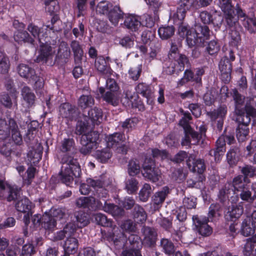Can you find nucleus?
<instances>
[{
    "instance_id": "obj_43",
    "label": "nucleus",
    "mask_w": 256,
    "mask_h": 256,
    "mask_svg": "<svg viewBox=\"0 0 256 256\" xmlns=\"http://www.w3.org/2000/svg\"><path fill=\"white\" fill-rule=\"evenodd\" d=\"M31 202L26 197L20 198L15 204L16 209L21 212H30L32 208Z\"/></svg>"
},
{
    "instance_id": "obj_35",
    "label": "nucleus",
    "mask_w": 256,
    "mask_h": 256,
    "mask_svg": "<svg viewBox=\"0 0 256 256\" xmlns=\"http://www.w3.org/2000/svg\"><path fill=\"white\" fill-rule=\"evenodd\" d=\"M20 190L17 188L7 186L6 192L1 196V200H6L8 202L18 200L20 198Z\"/></svg>"
},
{
    "instance_id": "obj_38",
    "label": "nucleus",
    "mask_w": 256,
    "mask_h": 256,
    "mask_svg": "<svg viewBox=\"0 0 256 256\" xmlns=\"http://www.w3.org/2000/svg\"><path fill=\"white\" fill-rule=\"evenodd\" d=\"M232 95L234 102V112L236 114H242L241 108L244 103L245 98L236 88L232 89Z\"/></svg>"
},
{
    "instance_id": "obj_26",
    "label": "nucleus",
    "mask_w": 256,
    "mask_h": 256,
    "mask_svg": "<svg viewBox=\"0 0 256 256\" xmlns=\"http://www.w3.org/2000/svg\"><path fill=\"white\" fill-rule=\"evenodd\" d=\"M242 114H236V117L245 120V122L250 124L252 118L256 117V108L250 104L246 102L244 108H242Z\"/></svg>"
},
{
    "instance_id": "obj_24",
    "label": "nucleus",
    "mask_w": 256,
    "mask_h": 256,
    "mask_svg": "<svg viewBox=\"0 0 256 256\" xmlns=\"http://www.w3.org/2000/svg\"><path fill=\"white\" fill-rule=\"evenodd\" d=\"M102 206L101 208L104 212L112 214L114 217L119 218L124 214L123 208L114 204L108 203L106 200L101 199Z\"/></svg>"
},
{
    "instance_id": "obj_27",
    "label": "nucleus",
    "mask_w": 256,
    "mask_h": 256,
    "mask_svg": "<svg viewBox=\"0 0 256 256\" xmlns=\"http://www.w3.org/2000/svg\"><path fill=\"white\" fill-rule=\"evenodd\" d=\"M21 95L28 108L35 106L36 96L32 90L28 86H24L21 90Z\"/></svg>"
},
{
    "instance_id": "obj_44",
    "label": "nucleus",
    "mask_w": 256,
    "mask_h": 256,
    "mask_svg": "<svg viewBox=\"0 0 256 256\" xmlns=\"http://www.w3.org/2000/svg\"><path fill=\"white\" fill-rule=\"evenodd\" d=\"M8 124L5 118H0V140H4L10 136V122L14 120L13 118H8Z\"/></svg>"
},
{
    "instance_id": "obj_22",
    "label": "nucleus",
    "mask_w": 256,
    "mask_h": 256,
    "mask_svg": "<svg viewBox=\"0 0 256 256\" xmlns=\"http://www.w3.org/2000/svg\"><path fill=\"white\" fill-rule=\"evenodd\" d=\"M256 228V224L250 216L242 220L240 232L242 235L247 237L252 235L255 232Z\"/></svg>"
},
{
    "instance_id": "obj_46",
    "label": "nucleus",
    "mask_w": 256,
    "mask_h": 256,
    "mask_svg": "<svg viewBox=\"0 0 256 256\" xmlns=\"http://www.w3.org/2000/svg\"><path fill=\"white\" fill-rule=\"evenodd\" d=\"M139 120L136 117L126 119L124 122H120V126L122 127V132L128 133L134 130Z\"/></svg>"
},
{
    "instance_id": "obj_39",
    "label": "nucleus",
    "mask_w": 256,
    "mask_h": 256,
    "mask_svg": "<svg viewBox=\"0 0 256 256\" xmlns=\"http://www.w3.org/2000/svg\"><path fill=\"white\" fill-rule=\"evenodd\" d=\"M10 133L12 134V139L14 143L17 145H20L22 143V136L15 120H11L10 122Z\"/></svg>"
},
{
    "instance_id": "obj_51",
    "label": "nucleus",
    "mask_w": 256,
    "mask_h": 256,
    "mask_svg": "<svg viewBox=\"0 0 256 256\" xmlns=\"http://www.w3.org/2000/svg\"><path fill=\"white\" fill-rule=\"evenodd\" d=\"M94 104V100L91 95H82L78 100V104L82 110L92 107Z\"/></svg>"
},
{
    "instance_id": "obj_17",
    "label": "nucleus",
    "mask_w": 256,
    "mask_h": 256,
    "mask_svg": "<svg viewBox=\"0 0 256 256\" xmlns=\"http://www.w3.org/2000/svg\"><path fill=\"white\" fill-rule=\"evenodd\" d=\"M186 164L188 168L192 172H196L198 175H204L203 173L206 169L204 160H196L192 154H190L188 159L186 160Z\"/></svg>"
},
{
    "instance_id": "obj_60",
    "label": "nucleus",
    "mask_w": 256,
    "mask_h": 256,
    "mask_svg": "<svg viewBox=\"0 0 256 256\" xmlns=\"http://www.w3.org/2000/svg\"><path fill=\"white\" fill-rule=\"evenodd\" d=\"M112 4L108 1L102 0L97 5L96 12L100 14H106L107 16L111 8H112Z\"/></svg>"
},
{
    "instance_id": "obj_16",
    "label": "nucleus",
    "mask_w": 256,
    "mask_h": 256,
    "mask_svg": "<svg viewBox=\"0 0 256 256\" xmlns=\"http://www.w3.org/2000/svg\"><path fill=\"white\" fill-rule=\"evenodd\" d=\"M141 232L144 236L142 243L145 246L154 248L156 245L157 234L150 227L143 226Z\"/></svg>"
},
{
    "instance_id": "obj_56",
    "label": "nucleus",
    "mask_w": 256,
    "mask_h": 256,
    "mask_svg": "<svg viewBox=\"0 0 256 256\" xmlns=\"http://www.w3.org/2000/svg\"><path fill=\"white\" fill-rule=\"evenodd\" d=\"M213 0H186L187 6L194 9L206 8L210 5Z\"/></svg>"
},
{
    "instance_id": "obj_45",
    "label": "nucleus",
    "mask_w": 256,
    "mask_h": 256,
    "mask_svg": "<svg viewBox=\"0 0 256 256\" xmlns=\"http://www.w3.org/2000/svg\"><path fill=\"white\" fill-rule=\"evenodd\" d=\"M112 156V153L109 148L97 150L94 154V156L98 161L102 164L107 162Z\"/></svg>"
},
{
    "instance_id": "obj_52",
    "label": "nucleus",
    "mask_w": 256,
    "mask_h": 256,
    "mask_svg": "<svg viewBox=\"0 0 256 256\" xmlns=\"http://www.w3.org/2000/svg\"><path fill=\"white\" fill-rule=\"evenodd\" d=\"M138 182L134 176L127 178L125 180V189L129 194L136 192L138 188Z\"/></svg>"
},
{
    "instance_id": "obj_14",
    "label": "nucleus",
    "mask_w": 256,
    "mask_h": 256,
    "mask_svg": "<svg viewBox=\"0 0 256 256\" xmlns=\"http://www.w3.org/2000/svg\"><path fill=\"white\" fill-rule=\"evenodd\" d=\"M244 212V206L242 202L238 204H232L227 208L224 214L226 221H239V219Z\"/></svg>"
},
{
    "instance_id": "obj_48",
    "label": "nucleus",
    "mask_w": 256,
    "mask_h": 256,
    "mask_svg": "<svg viewBox=\"0 0 256 256\" xmlns=\"http://www.w3.org/2000/svg\"><path fill=\"white\" fill-rule=\"evenodd\" d=\"M78 246V240L73 237L68 238L65 242L64 251L70 254H74L76 252Z\"/></svg>"
},
{
    "instance_id": "obj_58",
    "label": "nucleus",
    "mask_w": 256,
    "mask_h": 256,
    "mask_svg": "<svg viewBox=\"0 0 256 256\" xmlns=\"http://www.w3.org/2000/svg\"><path fill=\"white\" fill-rule=\"evenodd\" d=\"M46 11L50 14H57L60 6L57 0H44Z\"/></svg>"
},
{
    "instance_id": "obj_49",
    "label": "nucleus",
    "mask_w": 256,
    "mask_h": 256,
    "mask_svg": "<svg viewBox=\"0 0 256 256\" xmlns=\"http://www.w3.org/2000/svg\"><path fill=\"white\" fill-rule=\"evenodd\" d=\"M52 217L57 220H65L66 218V210L64 208L52 207L48 212Z\"/></svg>"
},
{
    "instance_id": "obj_15",
    "label": "nucleus",
    "mask_w": 256,
    "mask_h": 256,
    "mask_svg": "<svg viewBox=\"0 0 256 256\" xmlns=\"http://www.w3.org/2000/svg\"><path fill=\"white\" fill-rule=\"evenodd\" d=\"M110 60L108 56L105 58L100 56L95 59L94 62V67L96 70L102 74L108 77L110 76L113 72L108 62Z\"/></svg>"
},
{
    "instance_id": "obj_25",
    "label": "nucleus",
    "mask_w": 256,
    "mask_h": 256,
    "mask_svg": "<svg viewBox=\"0 0 256 256\" xmlns=\"http://www.w3.org/2000/svg\"><path fill=\"white\" fill-rule=\"evenodd\" d=\"M124 15L125 14L120 6L114 5L113 6L112 8H111L107 16L112 25L117 26L119 22L124 19Z\"/></svg>"
},
{
    "instance_id": "obj_50",
    "label": "nucleus",
    "mask_w": 256,
    "mask_h": 256,
    "mask_svg": "<svg viewBox=\"0 0 256 256\" xmlns=\"http://www.w3.org/2000/svg\"><path fill=\"white\" fill-rule=\"evenodd\" d=\"M124 24L126 28L134 32L138 30L140 26V20L132 16L126 18Z\"/></svg>"
},
{
    "instance_id": "obj_6",
    "label": "nucleus",
    "mask_w": 256,
    "mask_h": 256,
    "mask_svg": "<svg viewBox=\"0 0 256 256\" xmlns=\"http://www.w3.org/2000/svg\"><path fill=\"white\" fill-rule=\"evenodd\" d=\"M227 113L228 108L226 104H221L216 109L207 112V115L218 132H222V130Z\"/></svg>"
},
{
    "instance_id": "obj_57",
    "label": "nucleus",
    "mask_w": 256,
    "mask_h": 256,
    "mask_svg": "<svg viewBox=\"0 0 256 256\" xmlns=\"http://www.w3.org/2000/svg\"><path fill=\"white\" fill-rule=\"evenodd\" d=\"M94 218L96 224L102 226H112V221L102 213H97L94 215Z\"/></svg>"
},
{
    "instance_id": "obj_47",
    "label": "nucleus",
    "mask_w": 256,
    "mask_h": 256,
    "mask_svg": "<svg viewBox=\"0 0 256 256\" xmlns=\"http://www.w3.org/2000/svg\"><path fill=\"white\" fill-rule=\"evenodd\" d=\"M182 45V39L176 38L171 42V48L168 54L169 60L176 59L180 54L178 52V48Z\"/></svg>"
},
{
    "instance_id": "obj_7",
    "label": "nucleus",
    "mask_w": 256,
    "mask_h": 256,
    "mask_svg": "<svg viewBox=\"0 0 256 256\" xmlns=\"http://www.w3.org/2000/svg\"><path fill=\"white\" fill-rule=\"evenodd\" d=\"M104 194L102 196L100 194H98V199L96 200L93 197L82 196L76 199V206L78 208H88L90 210H96L97 209H101L102 206V198L106 197V190H102Z\"/></svg>"
},
{
    "instance_id": "obj_55",
    "label": "nucleus",
    "mask_w": 256,
    "mask_h": 256,
    "mask_svg": "<svg viewBox=\"0 0 256 256\" xmlns=\"http://www.w3.org/2000/svg\"><path fill=\"white\" fill-rule=\"evenodd\" d=\"M10 65L8 58L0 51V74H8L10 69Z\"/></svg>"
},
{
    "instance_id": "obj_53",
    "label": "nucleus",
    "mask_w": 256,
    "mask_h": 256,
    "mask_svg": "<svg viewBox=\"0 0 256 256\" xmlns=\"http://www.w3.org/2000/svg\"><path fill=\"white\" fill-rule=\"evenodd\" d=\"M134 218L137 222L143 223L147 218V214L144 208L138 204L134 206L133 212Z\"/></svg>"
},
{
    "instance_id": "obj_54",
    "label": "nucleus",
    "mask_w": 256,
    "mask_h": 256,
    "mask_svg": "<svg viewBox=\"0 0 256 256\" xmlns=\"http://www.w3.org/2000/svg\"><path fill=\"white\" fill-rule=\"evenodd\" d=\"M128 173L130 176H134L139 174L140 171V166L138 160L136 159H132L129 160L128 164Z\"/></svg>"
},
{
    "instance_id": "obj_34",
    "label": "nucleus",
    "mask_w": 256,
    "mask_h": 256,
    "mask_svg": "<svg viewBox=\"0 0 256 256\" xmlns=\"http://www.w3.org/2000/svg\"><path fill=\"white\" fill-rule=\"evenodd\" d=\"M14 38L18 43L24 42L30 44L33 48H35V40L26 30H19L16 32Z\"/></svg>"
},
{
    "instance_id": "obj_2",
    "label": "nucleus",
    "mask_w": 256,
    "mask_h": 256,
    "mask_svg": "<svg viewBox=\"0 0 256 256\" xmlns=\"http://www.w3.org/2000/svg\"><path fill=\"white\" fill-rule=\"evenodd\" d=\"M177 26L179 36L182 38H186L187 44L190 48L204 46L205 39L210 35V30L207 26L197 25L194 30L184 22Z\"/></svg>"
},
{
    "instance_id": "obj_59",
    "label": "nucleus",
    "mask_w": 256,
    "mask_h": 256,
    "mask_svg": "<svg viewBox=\"0 0 256 256\" xmlns=\"http://www.w3.org/2000/svg\"><path fill=\"white\" fill-rule=\"evenodd\" d=\"M210 24L218 29L224 24V16L220 12L215 10L212 12Z\"/></svg>"
},
{
    "instance_id": "obj_9",
    "label": "nucleus",
    "mask_w": 256,
    "mask_h": 256,
    "mask_svg": "<svg viewBox=\"0 0 256 256\" xmlns=\"http://www.w3.org/2000/svg\"><path fill=\"white\" fill-rule=\"evenodd\" d=\"M59 115L68 120H76L80 118V112L78 108L69 102H64L58 107Z\"/></svg>"
},
{
    "instance_id": "obj_37",
    "label": "nucleus",
    "mask_w": 256,
    "mask_h": 256,
    "mask_svg": "<svg viewBox=\"0 0 256 256\" xmlns=\"http://www.w3.org/2000/svg\"><path fill=\"white\" fill-rule=\"evenodd\" d=\"M70 46L74 53L75 64H81L84 55V51L79 42L77 40H73L72 41Z\"/></svg>"
},
{
    "instance_id": "obj_3",
    "label": "nucleus",
    "mask_w": 256,
    "mask_h": 256,
    "mask_svg": "<svg viewBox=\"0 0 256 256\" xmlns=\"http://www.w3.org/2000/svg\"><path fill=\"white\" fill-rule=\"evenodd\" d=\"M90 124L86 119L84 121H78L76 126V134L82 135L80 142L82 147L80 149L81 154L86 155L91 152L96 146V141L99 138V134L96 131L90 132Z\"/></svg>"
},
{
    "instance_id": "obj_30",
    "label": "nucleus",
    "mask_w": 256,
    "mask_h": 256,
    "mask_svg": "<svg viewBox=\"0 0 256 256\" xmlns=\"http://www.w3.org/2000/svg\"><path fill=\"white\" fill-rule=\"evenodd\" d=\"M16 70L18 74L23 78L32 80H36V78H37L35 70L28 64H19L16 67Z\"/></svg>"
},
{
    "instance_id": "obj_19",
    "label": "nucleus",
    "mask_w": 256,
    "mask_h": 256,
    "mask_svg": "<svg viewBox=\"0 0 256 256\" xmlns=\"http://www.w3.org/2000/svg\"><path fill=\"white\" fill-rule=\"evenodd\" d=\"M99 92L102 100L106 102L107 104L114 106H117L120 100L119 92L105 91V88L103 87L99 88Z\"/></svg>"
},
{
    "instance_id": "obj_28",
    "label": "nucleus",
    "mask_w": 256,
    "mask_h": 256,
    "mask_svg": "<svg viewBox=\"0 0 256 256\" xmlns=\"http://www.w3.org/2000/svg\"><path fill=\"white\" fill-rule=\"evenodd\" d=\"M236 121L238 123L236 130V136L238 141L244 140L249 133L248 125L250 124L245 122V120L236 117Z\"/></svg>"
},
{
    "instance_id": "obj_20",
    "label": "nucleus",
    "mask_w": 256,
    "mask_h": 256,
    "mask_svg": "<svg viewBox=\"0 0 256 256\" xmlns=\"http://www.w3.org/2000/svg\"><path fill=\"white\" fill-rule=\"evenodd\" d=\"M242 153L239 147L232 146L226 154V159L230 166L233 168L237 165L240 160Z\"/></svg>"
},
{
    "instance_id": "obj_13",
    "label": "nucleus",
    "mask_w": 256,
    "mask_h": 256,
    "mask_svg": "<svg viewBox=\"0 0 256 256\" xmlns=\"http://www.w3.org/2000/svg\"><path fill=\"white\" fill-rule=\"evenodd\" d=\"M186 0H180V5L177 8L176 12L172 15L170 14L169 21H172L174 24L177 26L184 22L186 11L192 8L187 6Z\"/></svg>"
},
{
    "instance_id": "obj_31",
    "label": "nucleus",
    "mask_w": 256,
    "mask_h": 256,
    "mask_svg": "<svg viewBox=\"0 0 256 256\" xmlns=\"http://www.w3.org/2000/svg\"><path fill=\"white\" fill-rule=\"evenodd\" d=\"M72 219L78 228L84 227L90 222L88 214L82 210L75 212Z\"/></svg>"
},
{
    "instance_id": "obj_23",
    "label": "nucleus",
    "mask_w": 256,
    "mask_h": 256,
    "mask_svg": "<svg viewBox=\"0 0 256 256\" xmlns=\"http://www.w3.org/2000/svg\"><path fill=\"white\" fill-rule=\"evenodd\" d=\"M256 171V168L254 166L250 164H246L242 167L240 170V172L242 174H238L234 176L232 180L250 182V178L254 177Z\"/></svg>"
},
{
    "instance_id": "obj_40",
    "label": "nucleus",
    "mask_w": 256,
    "mask_h": 256,
    "mask_svg": "<svg viewBox=\"0 0 256 256\" xmlns=\"http://www.w3.org/2000/svg\"><path fill=\"white\" fill-rule=\"evenodd\" d=\"M256 234L247 240L245 244L242 252L244 256L256 255Z\"/></svg>"
},
{
    "instance_id": "obj_4",
    "label": "nucleus",
    "mask_w": 256,
    "mask_h": 256,
    "mask_svg": "<svg viewBox=\"0 0 256 256\" xmlns=\"http://www.w3.org/2000/svg\"><path fill=\"white\" fill-rule=\"evenodd\" d=\"M232 190L237 194L236 200L240 198L245 202H253L255 198L252 196V190L256 192V184H250V182L232 180L231 183Z\"/></svg>"
},
{
    "instance_id": "obj_33",
    "label": "nucleus",
    "mask_w": 256,
    "mask_h": 256,
    "mask_svg": "<svg viewBox=\"0 0 256 256\" xmlns=\"http://www.w3.org/2000/svg\"><path fill=\"white\" fill-rule=\"evenodd\" d=\"M125 140V135L123 132H116L110 134L106 137L108 147L109 148L116 147Z\"/></svg>"
},
{
    "instance_id": "obj_21",
    "label": "nucleus",
    "mask_w": 256,
    "mask_h": 256,
    "mask_svg": "<svg viewBox=\"0 0 256 256\" xmlns=\"http://www.w3.org/2000/svg\"><path fill=\"white\" fill-rule=\"evenodd\" d=\"M83 115L88 122L90 121L92 125H98L102 122L103 112L101 108L94 107L88 111L87 115L85 114Z\"/></svg>"
},
{
    "instance_id": "obj_10",
    "label": "nucleus",
    "mask_w": 256,
    "mask_h": 256,
    "mask_svg": "<svg viewBox=\"0 0 256 256\" xmlns=\"http://www.w3.org/2000/svg\"><path fill=\"white\" fill-rule=\"evenodd\" d=\"M192 221L200 234L204 236H208L212 234V229L208 224V218H207L206 216H193Z\"/></svg>"
},
{
    "instance_id": "obj_12",
    "label": "nucleus",
    "mask_w": 256,
    "mask_h": 256,
    "mask_svg": "<svg viewBox=\"0 0 256 256\" xmlns=\"http://www.w3.org/2000/svg\"><path fill=\"white\" fill-rule=\"evenodd\" d=\"M71 54L70 48L65 42H60L54 57V65L64 66L68 61Z\"/></svg>"
},
{
    "instance_id": "obj_29",
    "label": "nucleus",
    "mask_w": 256,
    "mask_h": 256,
    "mask_svg": "<svg viewBox=\"0 0 256 256\" xmlns=\"http://www.w3.org/2000/svg\"><path fill=\"white\" fill-rule=\"evenodd\" d=\"M126 245H128V250L133 252H140L143 243L140 237L136 234H130L126 240Z\"/></svg>"
},
{
    "instance_id": "obj_11",
    "label": "nucleus",
    "mask_w": 256,
    "mask_h": 256,
    "mask_svg": "<svg viewBox=\"0 0 256 256\" xmlns=\"http://www.w3.org/2000/svg\"><path fill=\"white\" fill-rule=\"evenodd\" d=\"M143 176L152 180L156 182L158 180V175L157 169L156 168L154 161L151 158L146 156L142 164Z\"/></svg>"
},
{
    "instance_id": "obj_42",
    "label": "nucleus",
    "mask_w": 256,
    "mask_h": 256,
    "mask_svg": "<svg viewBox=\"0 0 256 256\" xmlns=\"http://www.w3.org/2000/svg\"><path fill=\"white\" fill-rule=\"evenodd\" d=\"M209 37L205 39L204 46L202 47L206 46L204 52L208 54L210 56L216 55L220 50V46L218 41L216 40H212L207 42L206 40Z\"/></svg>"
},
{
    "instance_id": "obj_63",
    "label": "nucleus",
    "mask_w": 256,
    "mask_h": 256,
    "mask_svg": "<svg viewBox=\"0 0 256 256\" xmlns=\"http://www.w3.org/2000/svg\"><path fill=\"white\" fill-rule=\"evenodd\" d=\"M161 247L162 248L164 252L168 255H171L174 253V244L168 238L161 239Z\"/></svg>"
},
{
    "instance_id": "obj_5",
    "label": "nucleus",
    "mask_w": 256,
    "mask_h": 256,
    "mask_svg": "<svg viewBox=\"0 0 256 256\" xmlns=\"http://www.w3.org/2000/svg\"><path fill=\"white\" fill-rule=\"evenodd\" d=\"M174 62L170 60L164 62L163 66V72L167 74L178 75L182 72L185 66L188 68L190 66V63L187 56L184 54H180L178 56Z\"/></svg>"
},
{
    "instance_id": "obj_1",
    "label": "nucleus",
    "mask_w": 256,
    "mask_h": 256,
    "mask_svg": "<svg viewBox=\"0 0 256 256\" xmlns=\"http://www.w3.org/2000/svg\"><path fill=\"white\" fill-rule=\"evenodd\" d=\"M60 170L57 176H52L50 184L61 182L67 186L72 187L75 178H80L82 174L80 166L76 158L65 154L60 160Z\"/></svg>"
},
{
    "instance_id": "obj_8",
    "label": "nucleus",
    "mask_w": 256,
    "mask_h": 256,
    "mask_svg": "<svg viewBox=\"0 0 256 256\" xmlns=\"http://www.w3.org/2000/svg\"><path fill=\"white\" fill-rule=\"evenodd\" d=\"M40 54L37 58V62H42L48 66H52L54 65V51L52 50V46L45 42H40Z\"/></svg>"
},
{
    "instance_id": "obj_36",
    "label": "nucleus",
    "mask_w": 256,
    "mask_h": 256,
    "mask_svg": "<svg viewBox=\"0 0 256 256\" xmlns=\"http://www.w3.org/2000/svg\"><path fill=\"white\" fill-rule=\"evenodd\" d=\"M42 154V147L40 144L36 148H32L28 153V160L34 164H36L41 160Z\"/></svg>"
},
{
    "instance_id": "obj_64",
    "label": "nucleus",
    "mask_w": 256,
    "mask_h": 256,
    "mask_svg": "<svg viewBox=\"0 0 256 256\" xmlns=\"http://www.w3.org/2000/svg\"><path fill=\"white\" fill-rule=\"evenodd\" d=\"M230 33V40L229 42L230 47L238 50V45L241 42V38L240 33L236 30H232Z\"/></svg>"
},
{
    "instance_id": "obj_61",
    "label": "nucleus",
    "mask_w": 256,
    "mask_h": 256,
    "mask_svg": "<svg viewBox=\"0 0 256 256\" xmlns=\"http://www.w3.org/2000/svg\"><path fill=\"white\" fill-rule=\"evenodd\" d=\"M142 72V65L135 64L130 67L128 72L129 78L133 80H138Z\"/></svg>"
},
{
    "instance_id": "obj_62",
    "label": "nucleus",
    "mask_w": 256,
    "mask_h": 256,
    "mask_svg": "<svg viewBox=\"0 0 256 256\" xmlns=\"http://www.w3.org/2000/svg\"><path fill=\"white\" fill-rule=\"evenodd\" d=\"M216 99V92L214 89L211 88L206 92L203 96V100L206 106H211L214 104Z\"/></svg>"
},
{
    "instance_id": "obj_32",
    "label": "nucleus",
    "mask_w": 256,
    "mask_h": 256,
    "mask_svg": "<svg viewBox=\"0 0 256 256\" xmlns=\"http://www.w3.org/2000/svg\"><path fill=\"white\" fill-rule=\"evenodd\" d=\"M226 30L229 29L230 30H236L239 25L238 17L236 16L235 11L232 12L224 14V20L223 24Z\"/></svg>"
},
{
    "instance_id": "obj_41",
    "label": "nucleus",
    "mask_w": 256,
    "mask_h": 256,
    "mask_svg": "<svg viewBox=\"0 0 256 256\" xmlns=\"http://www.w3.org/2000/svg\"><path fill=\"white\" fill-rule=\"evenodd\" d=\"M42 226L46 230L52 232L56 228V221L54 218L48 214L47 211H46L42 218Z\"/></svg>"
},
{
    "instance_id": "obj_18",
    "label": "nucleus",
    "mask_w": 256,
    "mask_h": 256,
    "mask_svg": "<svg viewBox=\"0 0 256 256\" xmlns=\"http://www.w3.org/2000/svg\"><path fill=\"white\" fill-rule=\"evenodd\" d=\"M136 91L137 94H142L146 98L148 104H154L155 96L150 85L145 82H140L136 86Z\"/></svg>"
}]
</instances>
